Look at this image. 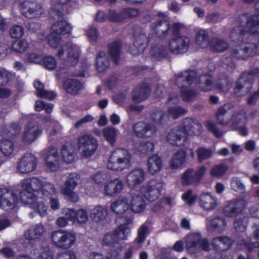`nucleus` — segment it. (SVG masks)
<instances>
[{
	"label": "nucleus",
	"instance_id": "6ab92c4d",
	"mask_svg": "<svg viewBox=\"0 0 259 259\" xmlns=\"http://www.w3.org/2000/svg\"><path fill=\"white\" fill-rule=\"evenodd\" d=\"M111 209L115 213L121 215V219L125 220V217H132L130 209V204L125 198L118 199L111 204Z\"/></svg>",
	"mask_w": 259,
	"mask_h": 259
},
{
	"label": "nucleus",
	"instance_id": "a211bd4d",
	"mask_svg": "<svg viewBox=\"0 0 259 259\" xmlns=\"http://www.w3.org/2000/svg\"><path fill=\"white\" fill-rule=\"evenodd\" d=\"M18 196L7 188H0V206L12 209L18 203Z\"/></svg>",
	"mask_w": 259,
	"mask_h": 259
},
{
	"label": "nucleus",
	"instance_id": "a18cd8bd",
	"mask_svg": "<svg viewBox=\"0 0 259 259\" xmlns=\"http://www.w3.org/2000/svg\"><path fill=\"white\" fill-rule=\"evenodd\" d=\"M232 108V105L230 103H225L220 106L216 113V118L218 123L221 125H226L229 123V120L225 119V116L227 114L228 110Z\"/></svg>",
	"mask_w": 259,
	"mask_h": 259
},
{
	"label": "nucleus",
	"instance_id": "864d4df0",
	"mask_svg": "<svg viewBox=\"0 0 259 259\" xmlns=\"http://www.w3.org/2000/svg\"><path fill=\"white\" fill-rule=\"evenodd\" d=\"M248 218L243 213L235 218L234 227L236 231L243 232L246 230Z\"/></svg>",
	"mask_w": 259,
	"mask_h": 259
},
{
	"label": "nucleus",
	"instance_id": "9b49d317",
	"mask_svg": "<svg viewBox=\"0 0 259 259\" xmlns=\"http://www.w3.org/2000/svg\"><path fill=\"white\" fill-rule=\"evenodd\" d=\"M77 143L79 149L86 157L93 155L98 148L97 141L91 135H82L78 138Z\"/></svg>",
	"mask_w": 259,
	"mask_h": 259
},
{
	"label": "nucleus",
	"instance_id": "603ef678",
	"mask_svg": "<svg viewBox=\"0 0 259 259\" xmlns=\"http://www.w3.org/2000/svg\"><path fill=\"white\" fill-rule=\"evenodd\" d=\"M70 0H52V5L54 6L52 10L55 12V15L59 19L63 17L64 7Z\"/></svg>",
	"mask_w": 259,
	"mask_h": 259
},
{
	"label": "nucleus",
	"instance_id": "3c124183",
	"mask_svg": "<svg viewBox=\"0 0 259 259\" xmlns=\"http://www.w3.org/2000/svg\"><path fill=\"white\" fill-rule=\"evenodd\" d=\"M40 192L41 193L42 197H40L46 202V204L47 205V199L51 198L55 193V188L53 184L50 183H45L42 184V187L40 189Z\"/></svg>",
	"mask_w": 259,
	"mask_h": 259
},
{
	"label": "nucleus",
	"instance_id": "f704fd0d",
	"mask_svg": "<svg viewBox=\"0 0 259 259\" xmlns=\"http://www.w3.org/2000/svg\"><path fill=\"white\" fill-rule=\"evenodd\" d=\"M46 231L45 226L40 224H36L28 229L25 232V236L29 240H35L39 239Z\"/></svg>",
	"mask_w": 259,
	"mask_h": 259
},
{
	"label": "nucleus",
	"instance_id": "69168bd1",
	"mask_svg": "<svg viewBox=\"0 0 259 259\" xmlns=\"http://www.w3.org/2000/svg\"><path fill=\"white\" fill-rule=\"evenodd\" d=\"M245 246L249 251L259 248V227L254 231L253 236L250 238L249 242L245 243Z\"/></svg>",
	"mask_w": 259,
	"mask_h": 259
},
{
	"label": "nucleus",
	"instance_id": "393cba45",
	"mask_svg": "<svg viewBox=\"0 0 259 259\" xmlns=\"http://www.w3.org/2000/svg\"><path fill=\"white\" fill-rule=\"evenodd\" d=\"M145 173L141 168L134 169L126 176V183L129 188L134 189L145 180Z\"/></svg>",
	"mask_w": 259,
	"mask_h": 259
},
{
	"label": "nucleus",
	"instance_id": "2f4dec72",
	"mask_svg": "<svg viewBox=\"0 0 259 259\" xmlns=\"http://www.w3.org/2000/svg\"><path fill=\"white\" fill-rule=\"evenodd\" d=\"M133 220L132 217H125V220H123V224H121L117 229L113 232L116 236H117V239L124 240L126 239L127 236L131 232L130 228L128 225L132 223Z\"/></svg>",
	"mask_w": 259,
	"mask_h": 259
},
{
	"label": "nucleus",
	"instance_id": "2eb2a0df",
	"mask_svg": "<svg viewBox=\"0 0 259 259\" xmlns=\"http://www.w3.org/2000/svg\"><path fill=\"white\" fill-rule=\"evenodd\" d=\"M232 244V239L228 236L217 237L213 238L211 241L213 249L217 252L216 255L219 257L218 259H224L221 252L229 250Z\"/></svg>",
	"mask_w": 259,
	"mask_h": 259
},
{
	"label": "nucleus",
	"instance_id": "13d9d810",
	"mask_svg": "<svg viewBox=\"0 0 259 259\" xmlns=\"http://www.w3.org/2000/svg\"><path fill=\"white\" fill-rule=\"evenodd\" d=\"M151 119L156 123L160 125H163L168 120V117L161 111H155L150 114Z\"/></svg>",
	"mask_w": 259,
	"mask_h": 259
},
{
	"label": "nucleus",
	"instance_id": "e433bc0d",
	"mask_svg": "<svg viewBox=\"0 0 259 259\" xmlns=\"http://www.w3.org/2000/svg\"><path fill=\"white\" fill-rule=\"evenodd\" d=\"M146 207V203L141 195H134L131 201L130 209L131 212L139 213L144 211Z\"/></svg>",
	"mask_w": 259,
	"mask_h": 259
},
{
	"label": "nucleus",
	"instance_id": "774afa93",
	"mask_svg": "<svg viewBox=\"0 0 259 259\" xmlns=\"http://www.w3.org/2000/svg\"><path fill=\"white\" fill-rule=\"evenodd\" d=\"M28 47V42L24 39L15 40L12 45V50L17 53L24 52Z\"/></svg>",
	"mask_w": 259,
	"mask_h": 259
},
{
	"label": "nucleus",
	"instance_id": "ddd939ff",
	"mask_svg": "<svg viewBox=\"0 0 259 259\" xmlns=\"http://www.w3.org/2000/svg\"><path fill=\"white\" fill-rule=\"evenodd\" d=\"M20 5L23 15L29 19L38 18L43 13V8L36 2L25 1Z\"/></svg>",
	"mask_w": 259,
	"mask_h": 259
},
{
	"label": "nucleus",
	"instance_id": "c9c22d12",
	"mask_svg": "<svg viewBox=\"0 0 259 259\" xmlns=\"http://www.w3.org/2000/svg\"><path fill=\"white\" fill-rule=\"evenodd\" d=\"M186 152L183 150L177 151L172 156L169 162L171 168L174 169L182 166L186 161Z\"/></svg>",
	"mask_w": 259,
	"mask_h": 259
},
{
	"label": "nucleus",
	"instance_id": "8fccbe9b",
	"mask_svg": "<svg viewBox=\"0 0 259 259\" xmlns=\"http://www.w3.org/2000/svg\"><path fill=\"white\" fill-rule=\"evenodd\" d=\"M226 225L227 222L224 217H215L210 221V227L214 231H223Z\"/></svg>",
	"mask_w": 259,
	"mask_h": 259
},
{
	"label": "nucleus",
	"instance_id": "7ed1b4c3",
	"mask_svg": "<svg viewBox=\"0 0 259 259\" xmlns=\"http://www.w3.org/2000/svg\"><path fill=\"white\" fill-rule=\"evenodd\" d=\"M22 190L19 194L21 201L25 204H29L30 207L37 211L41 217H44L48 214V206L46 202L41 198L36 196L35 192L26 189L22 183Z\"/></svg>",
	"mask_w": 259,
	"mask_h": 259
},
{
	"label": "nucleus",
	"instance_id": "c03bdc74",
	"mask_svg": "<svg viewBox=\"0 0 259 259\" xmlns=\"http://www.w3.org/2000/svg\"><path fill=\"white\" fill-rule=\"evenodd\" d=\"M210 40L209 33L206 30L200 29L195 35L196 42L201 48H206L208 47Z\"/></svg>",
	"mask_w": 259,
	"mask_h": 259
},
{
	"label": "nucleus",
	"instance_id": "5701e85b",
	"mask_svg": "<svg viewBox=\"0 0 259 259\" xmlns=\"http://www.w3.org/2000/svg\"><path fill=\"white\" fill-rule=\"evenodd\" d=\"M133 130L135 136L141 138L152 136L155 133V128L150 124L138 122L133 125Z\"/></svg>",
	"mask_w": 259,
	"mask_h": 259
},
{
	"label": "nucleus",
	"instance_id": "f3484780",
	"mask_svg": "<svg viewBox=\"0 0 259 259\" xmlns=\"http://www.w3.org/2000/svg\"><path fill=\"white\" fill-rule=\"evenodd\" d=\"M246 206V202L243 199H237L231 201L224 208V214L229 218H235L244 213L243 210Z\"/></svg>",
	"mask_w": 259,
	"mask_h": 259
},
{
	"label": "nucleus",
	"instance_id": "a19ab883",
	"mask_svg": "<svg viewBox=\"0 0 259 259\" xmlns=\"http://www.w3.org/2000/svg\"><path fill=\"white\" fill-rule=\"evenodd\" d=\"M108 215L107 209L102 206H97L91 211L90 217L92 220L96 222H99L106 219Z\"/></svg>",
	"mask_w": 259,
	"mask_h": 259
},
{
	"label": "nucleus",
	"instance_id": "0e129e2a",
	"mask_svg": "<svg viewBox=\"0 0 259 259\" xmlns=\"http://www.w3.org/2000/svg\"><path fill=\"white\" fill-rule=\"evenodd\" d=\"M167 112L168 116L176 119L184 115L187 112V110L180 106H175L169 107Z\"/></svg>",
	"mask_w": 259,
	"mask_h": 259
},
{
	"label": "nucleus",
	"instance_id": "338daca9",
	"mask_svg": "<svg viewBox=\"0 0 259 259\" xmlns=\"http://www.w3.org/2000/svg\"><path fill=\"white\" fill-rule=\"evenodd\" d=\"M138 148L142 154L148 155L153 152L154 144L152 142L143 141L140 142Z\"/></svg>",
	"mask_w": 259,
	"mask_h": 259
},
{
	"label": "nucleus",
	"instance_id": "1a4fd4ad",
	"mask_svg": "<svg viewBox=\"0 0 259 259\" xmlns=\"http://www.w3.org/2000/svg\"><path fill=\"white\" fill-rule=\"evenodd\" d=\"M139 14L138 9L132 8H124L117 12L115 9H109L108 20L113 23H118L128 19L136 17Z\"/></svg>",
	"mask_w": 259,
	"mask_h": 259
},
{
	"label": "nucleus",
	"instance_id": "5fc2aeb1",
	"mask_svg": "<svg viewBox=\"0 0 259 259\" xmlns=\"http://www.w3.org/2000/svg\"><path fill=\"white\" fill-rule=\"evenodd\" d=\"M200 83L201 84V90L204 92H208L211 90L212 85V76L208 74H203L199 77Z\"/></svg>",
	"mask_w": 259,
	"mask_h": 259
},
{
	"label": "nucleus",
	"instance_id": "0eeeda50",
	"mask_svg": "<svg viewBox=\"0 0 259 259\" xmlns=\"http://www.w3.org/2000/svg\"><path fill=\"white\" fill-rule=\"evenodd\" d=\"M164 183L159 180L152 179L145 184L140 189L146 199L150 202L156 200L161 195Z\"/></svg>",
	"mask_w": 259,
	"mask_h": 259
},
{
	"label": "nucleus",
	"instance_id": "4c0bfd02",
	"mask_svg": "<svg viewBox=\"0 0 259 259\" xmlns=\"http://www.w3.org/2000/svg\"><path fill=\"white\" fill-rule=\"evenodd\" d=\"M210 49L215 52H223L229 48L228 42L223 39L214 37L210 39Z\"/></svg>",
	"mask_w": 259,
	"mask_h": 259
},
{
	"label": "nucleus",
	"instance_id": "cd10ccee",
	"mask_svg": "<svg viewBox=\"0 0 259 259\" xmlns=\"http://www.w3.org/2000/svg\"><path fill=\"white\" fill-rule=\"evenodd\" d=\"M151 30L159 36H165L168 34L170 25L168 19H160L153 23L150 26Z\"/></svg>",
	"mask_w": 259,
	"mask_h": 259
},
{
	"label": "nucleus",
	"instance_id": "6e6d98bb",
	"mask_svg": "<svg viewBox=\"0 0 259 259\" xmlns=\"http://www.w3.org/2000/svg\"><path fill=\"white\" fill-rule=\"evenodd\" d=\"M103 135L106 141L111 145L113 146L116 142V131L114 127L109 126L104 128L103 130Z\"/></svg>",
	"mask_w": 259,
	"mask_h": 259
},
{
	"label": "nucleus",
	"instance_id": "4be33fe9",
	"mask_svg": "<svg viewBox=\"0 0 259 259\" xmlns=\"http://www.w3.org/2000/svg\"><path fill=\"white\" fill-rule=\"evenodd\" d=\"M42 133V128L37 125H26L22 135L23 143L26 144L32 143L41 135Z\"/></svg>",
	"mask_w": 259,
	"mask_h": 259
},
{
	"label": "nucleus",
	"instance_id": "f03ea898",
	"mask_svg": "<svg viewBox=\"0 0 259 259\" xmlns=\"http://www.w3.org/2000/svg\"><path fill=\"white\" fill-rule=\"evenodd\" d=\"M132 155L124 148H117L111 151L107 163L108 169L122 172L129 168L131 164Z\"/></svg>",
	"mask_w": 259,
	"mask_h": 259
},
{
	"label": "nucleus",
	"instance_id": "052dcab7",
	"mask_svg": "<svg viewBox=\"0 0 259 259\" xmlns=\"http://www.w3.org/2000/svg\"><path fill=\"white\" fill-rule=\"evenodd\" d=\"M57 61L55 58L51 56H45L42 57L41 65L47 70H54L57 67Z\"/></svg>",
	"mask_w": 259,
	"mask_h": 259
},
{
	"label": "nucleus",
	"instance_id": "dca6fc26",
	"mask_svg": "<svg viewBox=\"0 0 259 259\" xmlns=\"http://www.w3.org/2000/svg\"><path fill=\"white\" fill-rule=\"evenodd\" d=\"M151 94V85L143 81L132 90V99L135 103H139L146 100Z\"/></svg>",
	"mask_w": 259,
	"mask_h": 259
},
{
	"label": "nucleus",
	"instance_id": "bb28decb",
	"mask_svg": "<svg viewBox=\"0 0 259 259\" xmlns=\"http://www.w3.org/2000/svg\"><path fill=\"white\" fill-rule=\"evenodd\" d=\"M58 151L54 147H50L45 158V165L52 171H56L59 165Z\"/></svg>",
	"mask_w": 259,
	"mask_h": 259
},
{
	"label": "nucleus",
	"instance_id": "f8f14e48",
	"mask_svg": "<svg viewBox=\"0 0 259 259\" xmlns=\"http://www.w3.org/2000/svg\"><path fill=\"white\" fill-rule=\"evenodd\" d=\"M37 158L30 153H26L17 163V169L21 174H28L34 171L37 166Z\"/></svg>",
	"mask_w": 259,
	"mask_h": 259
},
{
	"label": "nucleus",
	"instance_id": "412c9836",
	"mask_svg": "<svg viewBox=\"0 0 259 259\" xmlns=\"http://www.w3.org/2000/svg\"><path fill=\"white\" fill-rule=\"evenodd\" d=\"M77 184V182L75 179L70 176L65 181L64 186L61 189L63 195L69 201L76 203L78 201V196L73 192L74 189Z\"/></svg>",
	"mask_w": 259,
	"mask_h": 259
},
{
	"label": "nucleus",
	"instance_id": "58836bf2",
	"mask_svg": "<svg viewBox=\"0 0 259 259\" xmlns=\"http://www.w3.org/2000/svg\"><path fill=\"white\" fill-rule=\"evenodd\" d=\"M96 69L99 73L105 72L110 66L108 59L103 51H100L97 55L96 61Z\"/></svg>",
	"mask_w": 259,
	"mask_h": 259
},
{
	"label": "nucleus",
	"instance_id": "c756f323",
	"mask_svg": "<svg viewBox=\"0 0 259 259\" xmlns=\"http://www.w3.org/2000/svg\"><path fill=\"white\" fill-rule=\"evenodd\" d=\"M122 47V42L120 40H114L108 45V55L115 65L119 63Z\"/></svg>",
	"mask_w": 259,
	"mask_h": 259
},
{
	"label": "nucleus",
	"instance_id": "473e14b6",
	"mask_svg": "<svg viewBox=\"0 0 259 259\" xmlns=\"http://www.w3.org/2000/svg\"><path fill=\"white\" fill-rule=\"evenodd\" d=\"M63 87L67 93L72 95H76L82 90L83 85L77 79L68 78L64 81Z\"/></svg>",
	"mask_w": 259,
	"mask_h": 259
},
{
	"label": "nucleus",
	"instance_id": "b1692460",
	"mask_svg": "<svg viewBox=\"0 0 259 259\" xmlns=\"http://www.w3.org/2000/svg\"><path fill=\"white\" fill-rule=\"evenodd\" d=\"M178 126L187 137L188 135H196L200 134L202 130L201 125L191 118L184 119L182 125Z\"/></svg>",
	"mask_w": 259,
	"mask_h": 259
},
{
	"label": "nucleus",
	"instance_id": "79ce46f5",
	"mask_svg": "<svg viewBox=\"0 0 259 259\" xmlns=\"http://www.w3.org/2000/svg\"><path fill=\"white\" fill-rule=\"evenodd\" d=\"M199 203L202 207L206 210H212L217 206L215 200L208 194H202L200 195Z\"/></svg>",
	"mask_w": 259,
	"mask_h": 259
},
{
	"label": "nucleus",
	"instance_id": "4468645a",
	"mask_svg": "<svg viewBox=\"0 0 259 259\" xmlns=\"http://www.w3.org/2000/svg\"><path fill=\"white\" fill-rule=\"evenodd\" d=\"M197 76V71L193 69L185 70L176 76V85L180 89L189 87L192 85Z\"/></svg>",
	"mask_w": 259,
	"mask_h": 259
},
{
	"label": "nucleus",
	"instance_id": "bf43d9fd",
	"mask_svg": "<svg viewBox=\"0 0 259 259\" xmlns=\"http://www.w3.org/2000/svg\"><path fill=\"white\" fill-rule=\"evenodd\" d=\"M15 77V74L4 68H0V86H5Z\"/></svg>",
	"mask_w": 259,
	"mask_h": 259
},
{
	"label": "nucleus",
	"instance_id": "c85d7f7f",
	"mask_svg": "<svg viewBox=\"0 0 259 259\" xmlns=\"http://www.w3.org/2000/svg\"><path fill=\"white\" fill-rule=\"evenodd\" d=\"M66 216L73 223L77 222L79 224H83L86 223L88 220L87 211L81 208L78 209L77 210L72 208H68L66 210Z\"/></svg>",
	"mask_w": 259,
	"mask_h": 259
},
{
	"label": "nucleus",
	"instance_id": "f257e3e1",
	"mask_svg": "<svg viewBox=\"0 0 259 259\" xmlns=\"http://www.w3.org/2000/svg\"><path fill=\"white\" fill-rule=\"evenodd\" d=\"M246 26L248 27L247 30L245 26L238 25L234 27L231 30L230 38L232 41L237 45L229 49L227 56L225 58V64L231 69L236 67L235 61L239 59L231 57L230 50L232 48L245 46L247 43L249 42L245 40V38L249 37L250 34L259 35V14H254L250 16L246 21Z\"/></svg>",
	"mask_w": 259,
	"mask_h": 259
},
{
	"label": "nucleus",
	"instance_id": "20e7f679",
	"mask_svg": "<svg viewBox=\"0 0 259 259\" xmlns=\"http://www.w3.org/2000/svg\"><path fill=\"white\" fill-rule=\"evenodd\" d=\"M181 24L174 23L171 26V35L175 37L170 40L169 42V51L175 54H180L186 52L190 44V40L188 37L180 35Z\"/></svg>",
	"mask_w": 259,
	"mask_h": 259
},
{
	"label": "nucleus",
	"instance_id": "49530a36",
	"mask_svg": "<svg viewBox=\"0 0 259 259\" xmlns=\"http://www.w3.org/2000/svg\"><path fill=\"white\" fill-rule=\"evenodd\" d=\"M150 53L153 58L160 61L167 57L168 52L166 47L163 45H156L151 48Z\"/></svg>",
	"mask_w": 259,
	"mask_h": 259
},
{
	"label": "nucleus",
	"instance_id": "423d86ee",
	"mask_svg": "<svg viewBox=\"0 0 259 259\" xmlns=\"http://www.w3.org/2000/svg\"><path fill=\"white\" fill-rule=\"evenodd\" d=\"M51 238L56 247L65 249L71 247L76 241L75 233L62 230L53 231Z\"/></svg>",
	"mask_w": 259,
	"mask_h": 259
},
{
	"label": "nucleus",
	"instance_id": "37998d69",
	"mask_svg": "<svg viewBox=\"0 0 259 259\" xmlns=\"http://www.w3.org/2000/svg\"><path fill=\"white\" fill-rule=\"evenodd\" d=\"M22 183L24 185L25 188L30 189L37 194H39L43 184L42 181L36 177L25 179Z\"/></svg>",
	"mask_w": 259,
	"mask_h": 259
},
{
	"label": "nucleus",
	"instance_id": "9d476101",
	"mask_svg": "<svg viewBox=\"0 0 259 259\" xmlns=\"http://www.w3.org/2000/svg\"><path fill=\"white\" fill-rule=\"evenodd\" d=\"M206 170L205 166H200L197 170H195L192 168H188L182 174L181 177L182 184L183 186H188L199 183Z\"/></svg>",
	"mask_w": 259,
	"mask_h": 259
},
{
	"label": "nucleus",
	"instance_id": "ea45409f",
	"mask_svg": "<svg viewBox=\"0 0 259 259\" xmlns=\"http://www.w3.org/2000/svg\"><path fill=\"white\" fill-rule=\"evenodd\" d=\"M162 160L157 155H154L149 158L147 162V166L149 172L152 175L159 171L161 168Z\"/></svg>",
	"mask_w": 259,
	"mask_h": 259
},
{
	"label": "nucleus",
	"instance_id": "09e8293b",
	"mask_svg": "<svg viewBox=\"0 0 259 259\" xmlns=\"http://www.w3.org/2000/svg\"><path fill=\"white\" fill-rule=\"evenodd\" d=\"M14 143L7 139L0 140V153L5 156H10L14 150Z\"/></svg>",
	"mask_w": 259,
	"mask_h": 259
},
{
	"label": "nucleus",
	"instance_id": "e2e57ef3",
	"mask_svg": "<svg viewBox=\"0 0 259 259\" xmlns=\"http://www.w3.org/2000/svg\"><path fill=\"white\" fill-rule=\"evenodd\" d=\"M119 244L117 236L114 232L106 234L103 239V245L109 247H114Z\"/></svg>",
	"mask_w": 259,
	"mask_h": 259
},
{
	"label": "nucleus",
	"instance_id": "de8ad7c7",
	"mask_svg": "<svg viewBox=\"0 0 259 259\" xmlns=\"http://www.w3.org/2000/svg\"><path fill=\"white\" fill-rule=\"evenodd\" d=\"M73 153L74 149L71 145L69 146L66 145H63L60 150L62 160L66 163H70L73 161L74 159Z\"/></svg>",
	"mask_w": 259,
	"mask_h": 259
},
{
	"label": "nucleus",
	"instance_id": "680f3d73",
	"mask_svg": "<svg viewBox=\"0 0 259 259\" xmlns=\"http://www.w3.org/2000/svg\"><path fill=\"white\" fill-rule=\"evenodd\" d=\"M201 236L200 235H195L193 238L189 240L187 243V246L189 251H192L193 253H196L200 250Z\"/></svg>",
	"mask_w": 259,
	"mask_h": 259
},
{
	"label": "nucleus",
	"instance_id": "4d7b16f0",
	"mask_svg": "<svg viewBox=\"0 0 259 259\" xmlns=\"http://www.w3.org/2000/svg\"><path fill=\"white\" fill-rule=\"evenodd\" d=\"M196 153L198 161L200 163L209 159L213 155V152L211 149L204 147H198Z\"/></svg>",
	"mask_w": 259,
	"mask_h": 259
},
{
	"label": "nucleus",
	"instance_id": "72a5a7b5",
	"mask_svg": "<svg viewBox=\"0 0 259 259\" xmlns=\"http://www.w3.org/2000/svg\"><path fill=\"white\" fill-rule=\"evenodd\" d=\"M52 33L56 35H65L70 33L72 27L67 21L61 20L54 23L52 27Z\"/></svg>",
	"mask_w": 259,
	"mask_h": 259
},
{
	"label": "nucleus",
	"instance_id": "a878e982",
	"mask_svg": "<svg viewBox=\"0 0 259 259\" xmlns=\"http://www.w3.org/2000/svg\"><path fill=\"white\" fill-rule=\"evenodd\" d=\"M259 74V68H255L248 72H243L239 79L235 83V86L234 88V92L236 94L241 90L244 87V83H248L251 86L253 82L252 76L255 75Z\"/></svg>",
	"mask_w": 259,
	"mask_h": 259
},
{
	"label": "nucleus",
	"instance_id": "39448f33",
	"mask_svg": "<svg viewBox=\"0 0 259 259\" xmlns=\"http://www.w3.org/2000/svg\"><path fill=\"white\" fill-rule=\"evenodd\" d=\"M79 49L70 42H66L59 48L57 55L68 66H75L78 62Z\"/></svg>",
	"mask_w": 259,
	"mask_h": 259
},
{
	"label": "nucleus",
	"instance_id": "6e6552de",
	"mask_svg": "<svg viewBox=\"0 0 259 259\" xmlns=\"http://www.w3.org/2000/svg\"><path fill=\"white\" fill-rule=\"evenodd\" d=\"M230 52L232 57L246 60L249 57L259 55V41L257 44L250 42L243 47L232 48Z\"/></svg>",
	"mask_w": 259,
	"mask_h": 259
},
{
	"label": "nucleus",
	"instance_id": "7c9ffc66",
	"mask_svg": "<svg viewBox=\"0 0 259 259\" xmlns=\"http://www.w3.org/2000/svg\"><path fill=\"white\" fill-rule=\"evenodd\" d=\"M123 184L122 181L115 179L108 183L104 188L105 196H113L120 193L122 190Z\"/></svg>",
	"mask_w": 259,
	"mask_h": 259
},
{
	"label": "nucleus",
	"instance_id": "aec40b11",
	"mask_svg": "<svg viewBox=\"0 0 259 259\" xmlns=\"http://www.w3.org/2000/svg\"><path fill=\"white\" fill-rule=\"evenodd\" d=\"M166 139L170 144L181 147L185 145L188 138L178 126L170 130L166 136Z\"/></svg>",
	"mask_w": 259,
	"mask_h": 259
}]
</instances>
